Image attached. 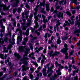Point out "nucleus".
<instances>
[{
  "label": "nucleus",
  "mask_w": 80,
  "mask_h": 80,
  "mask_svg": "<svg viewBox=\"0 0 80 80\" xmlns=\"http://www.w3.org/2000/svg\"><path fill=\"white\" fill-rule=\"evenodd\" d=\"M24 49H26L25 52V54L23 55V57L22 59H21L20 60L21 62H22V63H24L25 65H27L28 64V62L27 60H29V58L25 57H27V55L28 54V52L30 50V48H27V47L26 46L23 47V46H20L19 47V50L20 52H23Z\"/></svg>",
  "instance_id": "f257e3e1"
},
{
  "label": "nucleus",
  "mask_w": 80,
  "mask_h": 80,
  "mask_svg": "<svg viewBox=\"0 0 80 80\" xmlns=\"http://www.w3.org/2000/svg\"><path fill=\"white\" fill-rule=\"evenodd\" d=\"M64 47L65 48H64L62 49L61 50V52L65 55V59H68V53L67 52L68 50V45L65 43L64 45Z\"/></svg>",
  "instance_id": "f03ea898"
},
{
  "label": "nucleus",
  "mask_w": 80,
  "mask_h": 80,
  "mask_svg": "<svg viewBox=\"0 0 80 80\" xmlns=\"http://www.w3.org/2000/svg\"><path fill=\"white\" fill-rule=\"evenodd\" d=\"M49 65H50V64H48L45 67L46 68H48L47 73L49 74H48V77H50V76L52 75L53 72V71L52 69L53 68V67H54V66L53 65H52L50 68H49L48 67V66H49Z\"/></svg>",
  "instance_id": "7ed1b4c3"
},
{
  "label": "nucleus",
  "mask_w": 80,
  "mask_h": 80,
  "mask_svg": "<svg viewBox=\"0 0 80 80\" xmlns=\"http://www.w3.org/2000/svg\"><path fill=\"white\" fill-rule=\"evenodd\" d=\"M18 31L20 33V35L18 37L17 41V43L18 44H19V42H22V38H23L22 37V31L20 30L19 29H18L16 30V32H17Z\"/></svg>",
  "instance_id": "20e7f679"
},
{
  "label": "nucleus",
  "mask_w": 80,
  "mask_h": 80,
  "mask_svg": "<svg viewBox=\"0 0 80 80\" xmlns=\"http://www.w3.org/2000/svg\"><path fill=\"white\" fill-rule=\"evenodd\" d=\"M53 13H56L57 15V17L58 18H61L62 19L63 18V13H62L61 12H59L58 14V11L56 9L55 11H54L53 12Z\"/></svg>",
  "instance_id": "39448f33"
},
{
  "label": "nucleus",
  "mask_w": 80,
  "mask_h": 80,
  "mask_svg": "<svg viewBox=\"0 0 80 80\" xmlns=\"http://www.w3.org/2000/svg\"><path fill=\"white\" fill-rule=\"evenodd\" d=\"M65 23L63 25L64 27H65L67 25H70V24H73L74 23V21L73 20H68L65 21Z\"/></svg>",
  "instance_id": "423d86ee"
},
{
  "label": "nucleus",
  "mask_w": 80,
  "mask_h": 80,
  "mask_svg": "<svg viewBox=\"0 0 80 80\" xmlns=\"http://www.w3.org/2000/svg\"><path fill=\"white\" fill-rule=\"evenodd\" d=\"M12 45L11 44L8 45V47L7 48V50H6V49H7L6 47H4L3 52H6V53L8 52V50H11V48H12Z\"/></svg>",
  "instance_id": "0eeeda50"
},
{
  "label": "nucleus",
  "mask_w": 80,
  "mask_h": 80,
  "mask_svg": "<svg viewBox=\"0 0 80 80\" xmlns=\"http://www.w3.org/2000/svg\"><path fill=\"white\" fill-rule=\"evenodd\" d=\"M15 1H17L16 2H14L12 3V7H17L18 5V3H20L19 0H15Z\"/></svg>",
  "instance_id": "6e6552de"
},
{
  "label": "nucleus",
  "mask_w": 80,
  "mask_h": 80,
  "mask_svg": "<svg viewBox=\"0 0 80 80\" xmlns=\"http://www.w3.org/2000/svg\"><path fill=\"white\" fill-rule=\"evenodd\" d=\"M57 24H56V26L54 27V30L55 32H56V30H57L56 28H57V32H58V31H59V30L58 29L59 28L58 27V26L60 24H61V23L59 22V21H58L57 22Z\"/></svg>",
  "instance_id": "1a4fd4ad"
},
{
  "label": "nucleus",
  "mask_w": 80,
  "mask_h": 80,
  "mask_svg": "<svg viewBox=\"0 0 80 80\" xmlns=\"http://www.w3.org/2000/svg\"><path fill=\"white\" fill-rule=\"evenodd\" d=\"M53 53V51H51V52L49 53V55H50V57H54L55 55H57L58 54H59V52H54V54H52V53Z\"/></svg>",
  "instance_id": "9d476101"
},
{
  "label": "nucleus",
  "mask_w": 80,
  "mask_h": 80,
  "mask_svg": "<svg viewBox=\"0 0 80 80\" xmlns=\"http://www.w3.org/2000/svg\"><path fill=\"white\" fill-rule=\"evenodd\" d=\"M42 74L44 77H46L47 75V70L46 68H43L42 70Z\"/></svg>",
  "instance_id": "9b49d317"
},
{
  "label": "nucleus",
  "mask_w": 80,
  "mask_h": 80,
  "mask_svg": "<svg viewBox=\"0 0 80 80\" xmlns=\"http://www.w3.org/2000/svg\"><path fill=\"white\" fill-rule=\"evenodd\" d=\"M43 49V47H40L38 49V47H36L35 48V50H36V52H37V53H38L39 52H40L41 50H42Z\"/></svg>",
  "instance_id": "f8f14e48"
},
{
  "label": "nucleus",
  "mask_w": 80,
  "mask_h": 80,
  "mask_svg": "<svg viewBox=\"0 0 80 80\" xmlns=\"http://www.w3.org/2000/svg\"><path fill=\"white\" fill-rule=\"evenodd\" d=\"M62 12L63 13H66L67 14V15H68L69 17H70L71 16V15H72V13H70V11H67L66 12H65V11H63Z\"/></svg>",
  "instance_id": "ddd939ff"
},
{
  "label": "nucleus",
  "mask_w": 80,
  "mask_h": 80,
  "mask_svg": "<svg viewBox=\"0 0 80 80\" xmlns=\"http://www.w3.org/2000/svg\"><path fill=\"white\" fill-rule=\"evenodd\" d=\"M14 56L17 59H20V55L18 53H17L16 52L15 53H14Z\"/></svg>",
  "instance_id": "4468645a"
},
{
  "label": "nucleus",
  "mask_w": 80,
  "mask_h": 80,
  "mask_svg": "<svg viewBox=\"0 0 80 80\" xmlns=\"http://www.w3.org/2000/svg\"><path fill=\"white\" fill-rule=\"evenodd\" d=\"M29 57H30L31 58H32V59H35V58L34 53L33 52L31 54H30L29 55Z\"/></svg>",
  "instance_id": "2eb2a0df"
},
{
  "label": "nucleus",
  "mask_w": 80,
  "mask_h": 80,
  "mask_svg": "<svg viewBox=\"0 0 80 80\" xmlns=\"http://www.w3.org/2000/svg\"><path fill=\"white\" fill-rule=\"evenodd\" d=\"M24 41L22 42V45H26V42H27V40H28V38H25L24 39Z\"/></svg>",
  "instance_id": "dca6fc26"
},
{
  "label": "nucleus",
  "mask_w": 80,
  "mask_h": 80,
  "mask_svg": "<svg viewBox=\"0 0 80 80\" xmlns=\"http://www.w3.org/2000/svg\"><path fill=\"white\" fill-rule=\"evenodd\" d=\"M22 70L23 71H26L27 70H28L29 68L28 67H26L25 66H22Z\"/></svg>",
  "instance_id": "f3484780"
},
{
  "label": "nucleus",
  "mask_w": 80,
  "mask_h": 80,
  "mask_svg": "<svg viewBox=\"0 0 80 80\" xmlns=\"http://www.w3.org/2000/svg\"><path fill=\"white\" fill-rule=\"evenodd\" d=\"M7 57V54H6L5 55L4 58L3 57V54H0V58H1L2 59H6Z\"/></svg>",
  "instance_id": "a211bd4d"
},
{
  "label": "nucleus",
  "mask_w": 80,
  "mask_h": 80,
  "mask_svg": "<svg viewBox=\"0 0 80 80\" xmlns=\"http://www.w3.org/2000/svg\"><path fill=\"white\" fill-rule=\"evenodd\" d=\"M57 77V74H54V76H52V77H51L50 78V80H55V79H56V77Z\"/></svg>",
  "instance_id": "6ab92c4d"
},
{
  "label": "nucleus",
  "mask_w": 80,
  "mask_h": 80,
  "mask_svg": "<svg viewBox=\"0 0 80 80\" xmlns=\"http://www.w3.org/2000/svg\"><path fill=\"white\" fill-rule=\"evenodd\" d=\"M34 23L36 24V26H34L35 28H38L39 26L38 25V22H37V21H34Z\"/></svg>",
  "instance_id": "aec40b11"
},
{
  "label": "nucleus",
  "mask_w": 80,
  "mask_h": 80,
  "mask_svg": "<svg viewBox=\"0 0 80 80\" xmlns=\"http://www.w3.org/2000/svg\"><path fill=\"white\" fill-rule=\"evenodd\" d=\"M0 23L1 24V27H2V28H3L2 30H4L5 31V26H3V22L2 20H0Z\"/></svg>",
  "instance_id": "412c9836"
},
{
  "label": "nucleus",
  "mask_w": 80,
  "mask_h": 80,
  "mask_svg": "<svg viewBox=\"0 0 80 80\" xmlns=\"http://www.w3.org/2000/svg\"><path fill=\"white\" fill-rule=\"evenodd\" d=\"M78 25V27H79L80 26V20L79 21H78L77 20L76 21V23H75V25L76 26V25Z\"/></svg>",
  "instance_id": "4be33fe9"
},
{
  "label": "nucleus",
  "mask_w": 80,
  "mask_h": 80,
  "mask_svg": "<svg viewBox=\"0 0 80 80\" xmlns=\"http://www.w3.org/2000/svg\"><path fill=\"white\" fill-rule=\"evenodd\" d=\"M56 72H57V75H62V73H61L60 72V69H58V70L56 71Z\"/></svg>",
  "instance_id": "5701e85b"
},
{
  "label": "nucleus",
  "mask_w": 80,
  "mask_h": 80,
  "mask_svg": "<svg viewBox=\"0 0 80 80\" xmlns=\"http://www.w3.org/2000/svg\"><path fill=\"white\" fill-rule=\"evenodd\" d=\"M33 17V14L31 13L29 16V18L30 19H28V20H31L32 19Z\"/></svg>",
  "instance_id": "b1692460"
},
{
  "label": "nucleus",
  "mask_w": 80,
  "mask_h": 80,
  "mask_svg": "<svg viewBox=\"0 0 80 80\" xmlns=\"http://www.w3.org/2000/svg\"><path fill=\"white\" fill-rule=\"evenodd\" d=\"M71 2L72 3H74L76 5H77V0H71Z\"/></svg>",
  "instance_id": "393cba45"
},
{
  "label": "nucleus",
  "mask_w": 80,
  "mask_h": 80,
  "mask_svg": "<svg viewBox=\"0 0 80 80\" xmlns=\"http://www.w3.org/2000/svg\"><path fill=\"white\" fill-rule=\"evenodd\" d=\"M29 30H30V29L29 28H28L27 29L26 32L25 33H24V34H25L26 36H27V35L29 34Z\"/></svg>",
  "instance_id": "a878e982"
},
{
  "label": "nucleus",
  "mask_w": 80,
  "mask_h": 80,
  "mask_svg": "<svg viewBox=\"0 0 80 80\" xmlns=\"http://www.w3.org/2000/svg\"><path fill=\"white\" fill-rule=\"evenodd\" d=\"M73 51H72L71 52H69V59L70 60L71 59V58L70 57V56L71 55H73Z\"/></svg>",
  "instance_id": "bb28decb"
},
{
  "label": "nucleus",
  "mask_w": 80,
  "mask_h": 80,
  "mask_svg": "<svg viewBox=\"0 0 80 80\" xmlns=\"http://www.w3.org/2000/svg\"><path fill=\"white\" fill-rule=\"evenodd\" d=\"M78 69H77L76 71H73V73L72 74V76H75V73H76V72H77V73H78Z\"/></svg>",
  "instance_id": "cd10ccee"
},
{
  "label": "nucleus",
  "mask_w": 80,
  "mask_h": 80,
  "mask_svg": "<svg viewBox=\"0 0 80 80\" xmlns=\"http://www.w3.org/2000/svg\"><path fill=\"white\" fill-rule=\"evenodd\" d=\"M3 40L5 43H7V42H8V38L6 37L4 38Z\"/></svg>",
  "instance_id": "c85d7f7f"
},
{
  "label": "nucleus",
  "mask_w": 80,
  "mask_h": 80,
  "mask_svg": "<svg viewBox=\"0 0 80 80\" xmlns=\"http://www.w3.org/2000/svg\"><path fill=\"white\" fill-rule=\"evenodd\" d=\"M25 4L26 5V6H25V7L26 8H28V9H29V8H30V7L29 5H28V4L27 3H26V4Z\"/></svg>",
  "instance_id": "c756f323"
},
{
  "label": "nucleus",
  "mask_w": 80,
  "mask_h": 80,
  "mask_svg": "<svg viewBox=\"0 0 80 80\" xmlns=\"http://www.w3.org/2000/svg\"><path fill=\"white\" fill-rule=\"evenodd\" d=\"M46 7L47 11L48 12V11L50 10V9L49 8L50 6H49V5L48 4L47 5V6H46Z\"/></svg>",
  "instance_id": "7c9ffc66"
},
{
  "label": "nucleus",
  "mask_w": 80,
  "mask_h": 80,
  "mask_svg": "<svg viewBox=\"0 0 80 80\" xmlns=\"http://www.w3.org/2000/svg\"><path fill=\"white\" fill-rule=\"evenodd\" d=\"M31 62L32 63H33L34 65H35L36 67H38V64H37V63L35 62H34L33 61H32Z\"/></svg>",
  "instance_id": "2f4dec72"
},
{
  "label": "nucleus",
  "mask_w": 80,
  "mask_h": 80,
  "mask_svg": "<svg viewBox=\"0 0 80 80\" xmlns=\"http://www.w3.org/2000/svg\"><path fill=\"white\" fill-rule=\"evenodd\" d=\"M68 37H66L64 36V37L62 38V40H66L68 39Z\"/></svg>",
  "instance_id": "473e14b6"
},
{
  "label": "nucleus",
  "mask_w": 80,
  "mask_h": 80,
  "mask_svg": "<svg viewBox=\"0 0 80 80\" xmlns=\"http://www.w3.org/2000/svg\"><path fill=\"white\" fill-rule=\"evenodd\" d=\"M35 33H36V34L38 35V36H39L40 35V32L36 30L35 31Z\"/></svg>",
  "instance_id": "72a5a7b5"
},
{
  "label": "nucleus",
  "mask_w": 80,
  "mask_h": 80,
  "mask_svg": "<svg viewBox=\"0 0 80 80\" xmlns=\"http://www.w3.org/2000/svg\"><path fill=\"white\" fill-rule=\"evenodd\" d=\"M58 66L59 69H62V68L63 69L64 68L63 66H62V65H61L60 64H58Z\"/></svg>",
  "instance_id": "f704fd0d"
},
{
  "label": "nucleus",
  "mask_w": 80,
  "mask_h": 80,
  "mask_svg": "<svg viewBox=\"0 0 80 80\" xmlns=\"http://www.w3.org/2000/svg\"><path fill=\"white\" fill-rule=\"evenodd\" d=\"M45 1H43V2L40 3V6L44 7L45 6Z\"/></svg>",
  "instance_id": "c9c22d12"
},
{
  "label": "nucleus",
  "mask_w": 80,
  "mask_h": 80,
  "mask_svg": "<svg viewBox=\"0 0 80 80\" xmlns=\"http://www.w3.org/2000/svg\"><path fill=\"white\" fill-rule=\"evenodd\" d=\"M79 29L76 30L74 31V33H80V28H79Z\"/></svg>",
  "instance_id": "e433bc0d"
},
{
  "label": "nucleus",
  "mask_w": 80,
  "mask_h": 80,
  "mask_svg": "<svg viewBox=\"0 0 80 80\" xmlns=\"http://www.w3.org/2000/svg\"><path fill=\"white\" fill-rule=\"evenodd\" d=\"M29 46L31 48V50H33V45L32 44L30 43L29 44Z\"/></svg>",
  "instance_id": "4c0bfd02"
},
{
  "label": "nucleus",
  "mask_w": 80,
  "mask_h": 80,
  "mask_svg": "<svg viewBox=\"0 0 80 80\" xmlns=\"http://www.w3.org/2000/svg\"><path fill=\"white\" fill-rule=\"evenodd\" d=\"M4 31V30H1L0 32H1V33L0 34V36H1V38L3 37V34H2V32H3Z\"/></svg>",
  "instance_id": "58836bf2"
},
{
  "label": "nucleus",
  "mask_w": 80,
  "mask_h": 80,
  "mask_svg": "<svg viewBox=\"0 0 80 80\" xmlns=\"http://www.w3.org/2000/svg\"><path fill=\"white\" fill-rule=\"evenodd\" d=\"M42 17L43 18V20H47V19L45 20L46 16H45V15H42Z\"/></svg>",
  "instance_id": "ea45409f"
},
{
  "label": "nucleus",
  "mask_w": 80,
  "mask_h": 80,
  "mask_svg": "<svg viewBox=\"0 0 80 80\" xmlns=\"http://www.w3.org/2000/svg\"><path fill=\"white\" fill-rule=\"evenodd\" d=\"M63 2H64V0H62L59 2V3L60 5H61V4H62V5H63Z\"/></svg>",
  "instance_id": "a19ab883"
},
{
  "label": "nucleus",
  "mask_w": 80,
  "mask_h": 80,
  "mask_svg": "<svg viewBox=\"0 0 80 80\" xmlns=\"http://www.w3.org/2000/svg\"><path fill=\"white\" fill-rule=\"evenodd\" d=\"M17 10V8H15L13 9V11L12 12L13 14H15V13Z\"/></svg>",
  "instance_id": "79ce46f5"
},
{
  "label": "nucleus",
  "mask_w": 80,
  "mask_h": 80,
  "mask_svg": "<svg viewBox=\"0 0 80 80\" xmlns=\"http://www.w3.org/2000/svg\"><path fill=\"white\" fill-rule=\"evenodd\" d=\"M16 21H15V20L12 21V23H13L14 27H16Z\"/></svg>",
  "instance_id": "37998d69"
},
{
  "label": "nucleus",
  "mask_w": 80,
  "mask_h": 80,
  "mask_svg": "<svg viewBox=\"0 0 80 80\" xmlns=\"http://www.w3.org/2000/svg\"><path fill=\"white\" fill-rule=\"evenodd\" d=\"M37 37H34L33 38V39L31 40V42L32 43H33V40H35V39H37Z\"/></svg>",
  "instance_id": "c03bdc74"
},
{
  "label": "nucleus",
  "mask_w": 80,
  "mask_h": 80,
  "mask_svg": "<svg viewBox=\"0 0 80 80\" xmlns=\"http://www.w3.org/2000/svg\"><path fill=\"white\" fill-rule=\"evenodd\" d=\"M37 76H38V77H42V73L41 72H40L39 73L37 74Z\"/></svg>",
  "instance_id": "a18cd8bd"
},
{
  "label": "nucleus",
  "mask_w": 80,
  "mask_h": 80,
  "mask_svg": "<svg viewBox=\"0 0 80 80\" xmlns=\"http://www.w3.org/2000/svg\"><path fill=\"white\" fill-rule=\"evenodd\" d=\"M30 70L31 71V73L32 74L33 72L34 71V69L33 68H30Z\"/></svg>",
  "instance_id": "49530a36"
},
{
  "label": "nucleus",
  "mask_w": 80,
  "mask_h": 80,
  "mask_svg": "<svg viewBox=\"0 0 80 80\" xmlns=\"http://www.w3.org/2000/svg\"><path fill=\"white\" fill-rule=\"evenodd\" d=\"M29 76L31 79H33V76L32 74H30Z\"/></svg>",
  "instance_id": "de8ad7c7"
},
{
  "label": "nucleus",
  "mask_w": 80,
  "mask_h": 80,
  "mask_svg": "<svg viewBox=\"0 0 80 80\" xmlns=\"http://www.w3.org/2000/svg\"><path fill=\"white\" fill-rule=\"evenodd\" d=\"M70 18L71 20H74L73 18H75V16H72L71 17H70Z\"/></svg>",
  "instance_id": "09e8293b"
},
{
  "label": "nucleus",
  "mask_w": 80,
  "mask_h": 80,
  "mask_svg": "<svg viewBox=\"0 0 80 80\" xmlns=\"http://www.w3.org/2000/svg\"><path fill=\"white\" fill-rule=\"evenodd\" d=\"M61 40H57V44H60V43H61Z\"/></svg>",
  "instance_id": "8fccbe9b"
},
{
  "label": "nucleus",
  "mask_w": 80,
  "mask_h": 80,
  "mask_svg": "<svg viewBox=\"0 0 80 80\" xmlns=\"http://www.w3.org/2000/svg\"><path fill=\"white\" fill-rule=\"evenodd\" d=\"M71 11H72V13L73 14V15H74V14L75 13V10H71Z\"/></svg>",
  "instance_id": "3c124183"
},
{
  "label": "nucleus",
  "mask_w": 80,
  "mask_h": 80,
  "mask_svg": "<svg viewBox=\"0 0 80 80\" xmlns=\"http://www.w3.org/2000/svg\"><path fill=\"white\" fill-rule=\"evenodd\" d=\"M30 20L28 21V23H27V26H29V25H30Z\"/></svg>",
  "instance_id": "603ef678"
},
{
  "label": "nucleus",
  "mask_w": 80,
  "mask_h": 80,
  "mask_svg": "<svg viewBox=\"0 0 80 80\" xmlns=\"http://www.w3.org/2000/svg\"><path fill=\"white\" fill-rule=\"evenodd\" d=\"M0 43H3V39L0 38Z\"/></svg>",
  "instance_id": "864d4df0"
},
{
  "label": "nucleus",
  "mask_w": 80,
  "mask_h": 80,
  "mask_svg": "<svg viewBox=\"0 0 80 80\" xmlns=\"http://www.w3.org/2000/svg\"><path fill=\"white\" fill-rule=\"evenodd\" d=\"M56 10H58V9H60V7L59 6H56Z\"/></svg>",
  "instance_id": "5fc2aeb1"
},
{
  "label": "nucleus",
  "mask_w": 80,
  "mask_h": 80,
  "mask_svg": "<svg viewBox=\"0 0 80 80\" xmlns=\"http://www.w3.org/2000/svg\"><path fill=\"white\" fill-rule=\"evenodd\" d=\"M41 56L42 57V58H43V59H45V60H46V58H45V56L43 55V54H42L41 55Z\"/></svg>",
  "instance_id": "6e6d98bb"
},
{
  "label": "nucleus",
  "mask_w": 80,
  "mask_h": 80,
  "mask_svg": "<svg viewBox=\"0 0 80 80\" xmlns=\"http://www.w3.org/2000/svg\"><path fill=\"white\" fill-rule=\"evenodd\" d=\"M41 12L42 13H44V14H45L46 13V12L45 11H43V10H41Z\"/></svg>",
  "instance_id": "4d7b16f0"
},
{
  "label": "nucleus",
  "mask_w": 80,
  "mask_h": 80,
  "mask_svg": "<svg viewBox=\"0 0 80 80\" xmlns=\"http://www.w3.org/2000/svg\"><path fill=\"white\" fill-rule=\"evenodd\" d=\"M37 15V12H35L34 13V17H36V15Z\"/></svg>",
  "instance_id": "13d9d810"
},
{
  "label": "nucleus",
  "mask_w": 80,
  "mask_h": 80,
  "mask_svg": "<svg viewBox=\"0 0 80 80\" xmlns=\"http://www.w3.org/2000/svg\"><path fill=\"white\" fill-rule=\"evenodd\" d=\"M53 10H54V9H53V8L52 7L50 10L51 12H53Z\"/></svg>",
  "instance_id": "bf43d9fd"
},
{
  "label": "nucleus",
  "mask_w": 80,
  "mask_h": 80,
  "mask_svg": "<svg viewBox=\"0 0 80 80\" xmlns=\"http://www.w3.org/2000/svg\"><path fill=\"white\" fill-rule=\"evenodd\" d=\"M22 20H26V19H23L25 18V16H24V15H22Z\"/></svg>",
  "instance_id": "052dcab7"
},
{
  "label": "nucleus",
  "mask_w": 80,
  "mask_h": 80,
  "mask_svg": "<svg viewBox=\"0 0 80 80\" xmlns=\"http://www.w3.org/2000/svg\"><path fill=\"white\" fill-rule=\"evenodd\" d=\"M10 62V60H9V59H8L5 61V63H7L8 62Z\"/></svg>",
  "instance_id": "680f3d73"
},
{
  "label": "nucleus",
  "mask_w": 80,
  "mask_h": 80,
  "mask_svg": "<svg viewBox=\"0 0 80 80\" xmlns=\"http://www.w3.org/2000/svg\"><path fill=\"white\" fill-rule=\"evenodd\" d=\"M28 15H26V16H25V18H26V20H29V19H28Z\"/></svg>",
  "instance_id": "e2e57ef3"
},
{
  "label": "nucleus",
  "mask_w": 80,
  "mask_h": 80,
  "mask_svg": "<svg viewBox=\"0 0 80 80\" xmlns=\"http://www.w3.org/2000/svg\"><path fill=\"white\" fill-rule=\"evenodd\" d=\"M55 63L56 67H57V66L58 65V62L57 61H56L55 62Z\"/></svg>",
  "instance_id": "0e129e2a"
},
{
  "label": "nucleus",
  "mask_w": 80,
  "mask_h": 80,
  "mask_svg": "<svg viewBox=\"0 0 80 80\" xmlns=\"http://www.w3.org/2000/svg\"><path fill=\"white\" fill-rule=\"evenodd\" d=\"M42 28H43V27L42 26H41L40 28L38 29V30L40 31V30H41L42 29Z\"/></svg>",
  "instance_id": "69168bd1"
},
{
  "label": "nucleus",
  "mask_w": 80,
  "mask_h": 80,
  "mask_svg": "<svg viewBox=\"0 0 80 80\" xmlns=\"http://www.w3.org/2000/svg\"><path fill=\"white\" fill-rule=\"evenodd\" d=\"M80 41H79V42H78V43H77V45L78 46V47H79V46H80Z\"/></svg>",
  "instance_id": "338daca9"
},
{
  "label": "nucleus",
  "mask_w": 80,
  "mask_h": 80,
  "mask_svg": "<svg viewBox=\"0 0 80 80\" xmlns=\"http://www.w3.org/2000/svg\"><path fill=\"white\" fill-rule=\"evenodd\" d=\"M74 80H78V77L77 76L75 77L74 78Z\"/></svg>",
  "instance_id": "774afa93"
}]
</instances>
